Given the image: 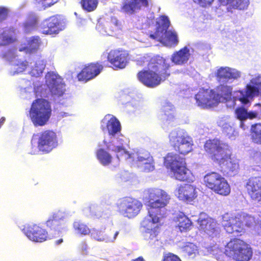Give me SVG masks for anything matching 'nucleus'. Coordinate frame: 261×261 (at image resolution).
Here are the masks:
<instances>
[{
  "label": "nucleus",
  "instance_id": "5",
  "mask_svg": "<svg viewBox=\"0 0 261 261\" xmlns=\"http://www.w3.org/2000/svg\"><path fill=\"white\" fill-rule=\"evenodd\" d=\"M255 223L253 217L244 213L237 215L226 213L222 216V224L228 233L241 232L244 229V223L250 227Z\"/></svg>",
  "mask_w": 261,
  "mask_h": 261
},
{
  "label": "nucleus",
  "instance_id": "39",
  "mask_svg": "<svg viewBox=\"0 0 261 261\" xmlns=\"http://www.w3.org/2000/svg\"><path fill=\"white\" fill-rule=\"evenodd\" d=\"M96 156L100 163L103 166L108 165L111 162V155L102 148L96 152Z\"/></svg>",
  "mask_w": 261,
  "mask_h": 261
},
{
  "label": "nucleus",
  "instance_id": "3",
  "mask_svg": "<svg viewBox=\"0 0 261 261\" xmlns=\"http://www.w3.org/2000/svg\"><path fill=\"white\" fill-rule=\"evenodd\" d=\"M169 64L162 57H154L148 63V70L139 72L138 78L145 86L155 87L169 76Z\"/></svg>",
  "mask_w": 261,
  "mask_h": 261
},
{
  "label": "nucleus",
  "instance_id": "46",
  "mask_svg": "<svg viewBox=\"0 0 261 261\" xmlns=\"http://www.w3.org/2000/svg\"><path fill=\"white\" fill-rule=\"evenodd\" d=\"M98 4L97 0H82V6L83 8L88 12L94 10Z\"/></svg>",
  "mask_w": 261,
  "mask_h": 261
},
{
  "label": "nucleus",
  "instance_id": "12",
  "mask_svg": "<svg viewBox=\"0 0 261 261\" xmlns=\"http://www.w3.org/2000/svg\"><path fill=\"white\" fill-rule=\"evenodd\" d=\"M116 205L119 214L129 219L136 217L142 207L140 201L130 197H125L118 200Z\"/></svg>",
  "mask_w": 261,
  "mask_h": 261
},
{
  "label": "nucleus",
  "instance_id": "37",
  "mask_svg": "<svg viewBox=\"0 0 261 261\" xmlns=\"http://www.w3.org/2000/svg\"><path fill=\"white\" fill-rule=\"evenodd\" d=\"M218 125L221 127L223 132L229 138L232 139L237 134L230 122L221 120L218 122Z\"/></svg>",
  "mask_w": 261,
  "mask_h": 261
},
{
  "label": "nucleus",
  "instance_id": "24",
  "mask_svg": "<svg viewBox=\"0 0 261 261\" xmlns=\"http://www.w3.org/2000/svg\"><path fill=\"white\" fill-rule=\"evenodd\" d=\"M175 195L180 200L191 202L197 197L195 186L190 184L178 186L174 191Z\"/></svg>",
  "mask_w": 261,
  "mask_h": 261
},
{
  "label": "nucleus",
  "instance_id": "9",
  "mask_svg": "<svg viewBox=\"0 0 261 261\" xmlns=\"http://www.w3.org/2000/svg\"><path fill=\"white\" fill-rule=\"evenodd\" d=\"M169 139L174 150L181 154H187L193 150V139L184 129L172 130L169 135Z\"/></svg>",
  "mask_w": 261,
  "mask_h": 261
},
{
  "label": "nucleus",
  "instance_id": "1",
  "mask_svg": "<svg viewBox=\"0 0 261 261\" xmlns=\"http://www.w3.org/2000/svg\"><path fill=\"white\" fill-rule=\"evenodd\" d=\"M148 215L141 223L142 231L145 240L153 244L158 241L157 236L160 222L166 212L165 206L170 199L167 193L159 189L148 191Z\"/></svg>",
  "mask_w": 261,
  "mask_h": 261
},
{
  "label": "nucleus",
  "instance_id": "56",
  "mask_svg": "<svg viewBox=\"0 0 261 261\" xmlns=\"http://www.w3.org/2000/svg\"><path fill=\"white\" fill-rule=\"evenodd\" d=\"M255 108L258 109V110H255L254 111H257L258 112V116H261V105L260 103H257L254 106Z\"/></svg>",
  "mask_w": 261,
  "mask_h": 261
},
{
  "label": "nucleus",
  "instance_id": "10",
  "mask_svg": "<svg viewBox=\"0 0 261 261\" xmlns=\"http://www.w3.org/2000/svg\"><path fill=\"white\" fill-rule=\"evenodd\" d=\"M125 159L132 163V166L141 171L149 172L154 169L152 156L150 153L143 149L134 150L131 153H125Z\"/></svg>",
  "mask_w": 261,
  "mask_h": 261
},
{
  "label": "nucleus",
  "instance_id": "42",
  "mask_svg": "<svg viewBox=\"0 0 261 261\" xmlns=\"http://www.w3.org/2000/svg\"><path fill=\"white\" fill-rule=\"evenodd\" d=\"M73 227L75 231L79 234L82 235L89 234L91 231L88 227L80 221H74Z\"/></svg>",
  "mask_w": 261,
  "mask_h": 261
},
{
  "label": "nucleus",
  "instance_id": "19",
  "mask_svg": "<svg viewBox=\"0 0 261 261\" xmlns=\"http://www.w3.org/2000/svg\"><path fill=\"white\" fill-rule=\"evenodd\" d=\"M101 128L103 132H108L109 137L120 135L121 124L119 120L112 115H107L101 121Z\"/></svg>",
  "mask_w": 261,
  "mask_h": 261
},
{
  "label": "nucleus",
  "instance_id": "21",
  "mask_svg": "<svg viewBox=\"0 0 261 261\" xmlns=\"http://www.w3.org/2000/svg\"><path fill=\"white\" fill-rule=\"evenodd\" d=\"M65 28V23L56 16H52L44 20L42 23V32L46 35L59 33Z\"/></svg>",
  "mask_w": 261,
  "mask_h": 261
},
{
  "label": "nucleus",
  "instance_id": "35",
  "mask_svg": "<svg viewBox=\"0 0 261 261\" xmlns=\"http://www.w3.org/2000/svg\"><path fill=\"white\" fill-rule=\"evenodd\" d=\"M45 67V62L43 60H38L34 63H31L30 74L32 76L38 77L43 73Z\"/></svg>",
  "mask_w": 261,
  "mask_h": 261
},
{
  "label": "nucleus",
  "instance_id": "4",
  "mask_svg": "<svg viewBox=\"0 0 261 261\" xmlns=\"http://www.w3.org/2000/svg\"><path fill=\"white\" fill-rule=\"evenodd\" d=\"M230 91V88L228 87L219 86L216 91L208 89L200 90L195 95V98L199 107L203 108L211 107L228 97Z\"/></svg>",
  "mask_w": 261,
  "mask_h": 261
},
{
  "label": "nucleus",
  "instance_id": "53",
  "mask_svg": "<svg viewBox=\"0 0 261 261\" xmlns=\"http://www.w3.org/2000/svg\"><path fill=\"white\" fill-rule=\"evenodd\" d=\"M79 249L82 254L86 255L88 253V247L85 242H82L79 245Z\"/></svg>",
  "mask_w": 261,
  "mask_h": 261
},
{
  "label": "nucleus",
  "instance_id": "58",
  "mask_svg": "<svg viewBox=\"0 0 261 261\" xmlns=\"http://www.w3.org/2000/svg\"><path fill=\"white\" fill-rule=\"evenodd\" d=\"M5 121V118L2 117L0 120V127L3 124Z\"/></svg>",
  "mask_w": 261,
  "mask_h": 261
},
{
  "label": "nucleus",
  "instance_id": "8",
  "mask_svg": "<svg viewBox=\"0 0 261 261\" xmlns=\"http://www.w3.org/2000/svg\"><path fill=\"white\" fill-rule=\"evenodd\" d=\"M51 113V106L48 101L44 99H37L32 103L30 116L35 126H42L46 124Z\"/></svg>",
  "mask_w": 261,
  "mask_h": 261
},
{
  "label": "nucleus",
  "instance_id": "47",
  "mask_svg": "<svg viewBox=\"0 0 261 261\" xmlns=\"http://www.w3.org/2000/svg\"><path fill=\"white\" fill-rule=\"evenodd\" d=\"M37 25V20L35 17L29 18L23 24L24 31L27 33H30L34 30Z\"/></svg>",
  "mask_w": 261,
  "mask_h": 261
},
{
  "label": "nucleus",
  "instance_id": "2",
  "mask_svg": "<svg viewBox=\"0 0 261 261\" xmlns=\"http://www.w3.org/2000/svg\"><path fill=\"white\" fill-rule=\"evenodd\" d=\"M204 148L212 155V159L219 164L224 173L230 176L238 173V160L231 158V151L227 144L218 139L209 140L205 143Z\"/></svg>",
  "mask_w": 261,
  "mask_h": 261
},
{
  "label": "nucleus",
  "instance_id": "34",
  "mask_svg": "<svg viewBox=\"0 0 261 261\" xmlns=\"http://www.w3.org/2000/svg\"><path fill=\"white\" fill-rule=\"evenodd\" d=\"M28 44L25 47H21L20 51H25L26 52L32 53L37 50L40 45L41 41L38 36H33L29 38L28 40Z\"/></svg>",
  "mask_w": 261,
  "mask_h": 261
},
{
  "label": "nucleus",
  "instance_id": "57",
  "mask_svg": "<svg viewBox=\"0 0 261 261\" xmlns=\"http://www.w3.org/2000/svg\"><path fill=\"white\" fill-rule=\"evenodd\" d=\"M112 22L115 24L116 26H117V23L118 21L116 18H112Z\"/></svg>",
  "mask_w": 261,
  "mask_h": 261
},
{
  "label": "nucleus",
  "instance_id": "32",
  "mask_svg": "<svg viewBox=\"0 0 261 261\" xmlns=\"http://www.w3.org/2000/svg\"><path fill=\"white\" fill-rule=\"evenodd\" d=\"M162 112L161 119L170 124L174 119L175 111L173 106L169 102H165L162 107Z\"/></svg>",
  "mask_w": 261,
  "mask_h": 261
},
{
  "label": "nucleus",
  "instance_id": "40",
  "mask_svg": "<svg viewBox=\"0 0 261 261\" xmlns=\"http://www.w3.org/2000/svg\"><path fill=\"white\" fill-rule=\"evenodd\" d=\"M178 222V227L181 232L187 231L191 226L190 220L185 215L179 216Z\"/></svg>",
  "mask_w": 261,
  "mask_h": 261
},
{
  "label": "nucleus",
  "instance_id": "60",
  "mask_svg": "<svg viewBox=\"0 0 261 261\" xmlns=\"http://www.w3.org/2000/svg\"><path fill=\"white\" fill-rule=\"evenodd\" d=\"M134 261H145L144 259L142 257H139L138 258L136 259Z\"/></svg>",
  "mask_w": 261,
  "mask_h": 261
},
{
  "label": "nucleus",
  "instance_id": "51",
  "mask_svg": "<svg viewBox=\"0 0 261 261\" xmlns=\"http://www.w3.org/2000/svg\"><path fill=\"white\" fill-rule=\"evenodd\" d=\"M59 0H36V3L42 5L44 9L50 7L58 2Z\"/></svg>",
  "mask_w": 261,
  "mask_h": 261
},
{
  "label": "nucleus",
  "instance_id": "14",
  "mask_svg": "<svg viewBox=\"0 0 261 261\" xmlns=\"http://www.w3.org/2000/svg\"><path fill=\"white\" fill-rule=\"evenodd\" d=\"M37 143L40 151L48 152L58 146L56 133L52 130H45L38 135L33 136L32 144Z\"/></svg>",
  "mask_w": 261,
  "mask_h": 261
},
{
  "label": "nucleus",
  "instance_id": "43",
  "mask_svg": "<svg viewBox=\"0 0 261 261\" xmlns=\"http://www.w3.org/2000/svg\"><path fill=\"white\" fill-rule=\"evenodd\" d=\"M252 138L254 142L261 144V124H256L252 125Z\"/></svg>",
  "mask_w": 261,
  "mask_h": 261
},
{
  "label": "nucleus",
  "instance_id": "31",
  "mask_svg": "<svg viewBox=\"0 0 261 261\" xmlns=\"http://www.w3.org/2000/svg\"><path fill=\"white\" fill-rule=\"evenodd\" d=\"M191 56L190 50L187 46L174 53L171 57L172 62L176 65H184L187 63Z\"/></svg>",
  "mask_w": 261,
  "mask_h": 261
},
{
  "label": "nucleus",
  "instance_id": "61",
  "mask_svg": "<svg viewBox=\"0 0 261 261\" xmlns=\"http://www.w3.org/2000/svg\"><path fill=\"white\" fill-rule=\"evenodd\" d=\"M98 146L99 147H102V145L101 144H99Z\"/></svg>",
  "mask_w": 261,
  "mask_h": 261
},
{
  "label": "nucleus",
  "instance_id": "48",
  "mask_svg": "<svg viewBox=\"0 0 261 261\" xmlns=\"http://www.w3.org/2000/svg\"><path fill=\"white\" fill-rule=\"evenodd\" d=\"M226 86L230 88L231 91L230 92L229 95V96H228V97H227V98L225 99V100L224 101H219V102H225L226 103V106L227 107L230 108H232L234 106V105H236L235 101L237 100H239L242 103H243V102L239 99V98L236 97V94L238 91L235 92L234 93V96L233 97V98L232 99L231 98L232 87L230 86ZM243 104H244V103H243Z\"/></svg>",
  "mask_w": 261,
  "mask_h": 261
},
{
  "label": "nucleus",
  "instance_id": "54",
  "mask_svg": "<svg viewBox=\"0 0 261 261\" xmlns=\"http://www.w3.org/2000/svg\"><path fill=\"white\" fill-rule=\"evenodd\" d=\"M9 10L5 7H0V21L5 19L8 15Z\"/></svg>",
  "mask_w": 261,
  "mask_h": 261
},
{
  "label": "nucleus",
  "instance_id": "29",
  "mask_svg": "<svg viewBox=\"0 0 261 261\" xmlns=\"http://www.w3.org/2000/svg\"><path fill=\"white\" fill-rule=\"evenodd\" d=\"M20 92L22 96H25V94L35 92L37 95L41 96H44L45 93L42 91V86H39L35 83L34 84V87H32L31 81L25 80H22L20 83Z\"/></svg>",
  "mask_w": 261,
  "mask_h": 261
},
{
  "label": "nucleus",
  "instance_id": "30",
  "mask_svg": "<svg viewBox=\"0 0 261 261\" xmlns=\"http://www.w3.org/2000/svg\"><path fill=\"white\" fill-rule=\"evenodd\" d=\"M235 115L237 118L240 121V127L245 129L243 121L248 118L251 119L258 117V112L257 111L248 112L246 109L241 107L236 109Z\"/></svg>",
  "mask_w": 261,
  "mask_h": 261
},
{
  "label": "nucleus",
  "instance_id": "36",
  "mask_svg": "<svg viewBox=\"0 0 261 261\" xmlns=\"http://www.w3.org/2000/svg\"><path fill=\"white\" fill-rule=\"evenodd\" d=\"M84 214L88 217H96L99 218L102 216L103 211L100 206L97 204H91L83 209Z\"/></svg>",
  "mask_w": 261,
  "mask_h": 261
},
{
  "label": "nucleus",
  "instance_id": "50",
  "mask_svg": "<svg viewBox=\"0 0 261 261\" xmlns=\"http://www.w3.org/2000/svg\"><path fill=\"white\" fill-rule=\"evenodd\" d=\"M90 233L91 234V237L93 239L99 242L102 241L103 232L101 231H99L95 229H92L91 230Z\"/></svg>",
  "mask_w": 261,
  "mask_h": 261
},
{
  "label": "nucleus",
  "instance_id": "18",
  "mask_svg": "<svg viewBox=\"0 0 261 261\" xmlns=\"http://www.w3.org/2000/svg\"><path fill=\"white\" fill-rule=\"evenodd\" d=\"M217 80L220 86H228L234 80H238L241 76V72L235 68L229 67H221L215 72Z\"/></svg>",
  "mask_w": 261,
  "mask_h": 261
},
{
  "label": "nucleus",
  "instance_id": "15",
  "mask_svg": "<svg viewBox=\"0 0 261 261\" xmlns=\"http://www.w3.org/2000/svg\"><path fill=\"white\" fill-rule=\"evenodd\" d=\"M128 141L121 134L116 136H111L105 138L102 143L108 150L116 154L117 160H120V157L125 158V153L128 152L125 149V146L127 145Z\"/></svg>",
  "mask_w": 261,
  "mask_h": 261
},
{
  "label": "nucleus",
  "instance_id": "23",
  "mask_svg": "<svg viewBox=\"0 0 261 261\" xmlns=\"http://www.w3.org/2000/svg\"><path fill=\"white\" fill-rule=\"evenodd\" d=\"M245 187L251 199L261 203V177L250 178Z\"/></svg>",
  "mask_w": 261,
  "mask_h": 261
},
{
  "label": "nucleus",
  "instance_id": "6",
  "mask_svg": "<svg viewBox=\"0 0 261 261\" xmlns=\"http://www.w3.org/2000/svg\"><path fill=\"white\" fill-rule=\"evenodd\" d=\"M164 163L169 169L176 179L180 181H192L191 171L186 168L184 158L176 153H170L165 158Z\"/></svg>",
  "mask_w": 261,
  "mask_h": 261
},
{
  "label": "nucleus",
  "instance_id": "59",
  "mask_svg": "<svg viewBox=\"0 0 261 261\" xmlns=\"http://www.w3.org/2000/svg\"><path fill=\"white\" fill-rule=\"evenodd\" d=\"M63 242V239H60L57 241H56V244L57 245H60V244H61Z\"/></svg>",
  "mask_w": 261,
  "mask_h": 261
},
{
  "label": "nucleus",
  "instance_id": "44",
  "mask_svg": "<svg viewBox=\"0 0 261 261\" xmlns=\"http://www.w3.org/2000/svg\"><path fill=\"white\" fill-rule=\"evenodd\" d=\"M119 233L118 231L114 230H111L109 232L105 233L103 232L101 242L107 243H114L119 234Z\"/></svg>",
  "mask_w": 261,
  "mask_h": 261
},
{
  "label": "nucleus",
  "instance_id": "28",
  "mask_svg": "<svg viewBox=\"0 0 261 261\" xmlns=\"http://www.w3.org/2000/svg\"><path fill=\"white\" fill-rule=\"evenodd\" d=\"M147 5V0H123L121 10L123 13L132 14L139 10L142 6Z\"/></svg>",
  "mask_w": 261,
  "mask_h": 261
},
{
  "label": "nucleus",
  "instance_id": "49",
  "mask_svg": "<svg viewBox=\"0 0 261 261\" xmlns=\"http://www.w3.org/2000/svg\"><path fill=\"white\" fill-rule=\"evenodd\" d=\"M51 216L53 218L57 219V221L63 224V227H66L64 222V220L66 217V215L64 212L59 211L57 212L53 213Z\"/></svg>",
  "mask_w": 261,
  "mask_h": 261
},
{
  "label": "nucleus",
  "instance_id": "52",
  "mask_svg": "<svg viewBox=\"0 0 261 261\" xmlns=\"http://www.w3.org/2000/svg\"><path fill=\"white\" fill-rule=\"evenodd\" d=\"M163 261H181V260L177 255L169 253L164 256Z\"/></svg>",
  "mask_w": 261,
  "mask_h": 261
},
{
  "label": "nucleus",
  "instance_id": "41",
  "mask_svg": "<svg viewBox=\"0 0 261 261\" xmlns=\"http://www.w3.org/2000/svg\"><path fill=\"white\" fill-rule=\"evenodd\" d=\"M182 251L191 258H194L198 253L197 247L191 243H187L185 246L181 247Z\"/></svg>",
  "mask_w": 261,
  "mask_h": 261
},
{
  "label": "nucleus",
  "instance_id": "17",
  "mask_svg": "<svg viewBox=\"0 0 261 261\" xmlns=\"http://www.w3.org/2000/svg\"><path fill=\"white\" fill-rule=\"evenodd\" d=\"M45 82L53 95L58 98L66 97L65 85L58 74L48 72L45 75Z\"/></svg>",
  "mask_w": 261,
  "mask_h": 261
},
{
  "label": "nucleus",
  "instance_id": "45",
  "mask_svg": "<svg viewBox=\"0 0 261 261\" xmlns=\"http://www.w3.org/2000/svg\"><path fill=\"white\" fill-rule=\"evenodd\" d=\"M57 220L53 218L51 216H50L46 222V225L51 229L61 231L62 229L65 227H63V224Z\"/></svg>",
  "mask_w": 261,
  "mask_h": 261
},
{
  "label": "nucleus",
  "instance_id": "26",
  "mask_svg": "<svg viewBox=\"0 0 261 261\" xmlns=\"http://www.w3.org/2000/svg\"><path fill=\"white\" fill-rule=\"evenodd\" d=\"M127 56L128 54L125 51L113 50L109 53L108 59L115 67L123 68L126 65Z\"/></svg>",
  "mask_w": 261,
  "mask_h": 261
},
{
  "label": "nucleus",
  "instance_id": "22",
  "mask_svg": "<svg viewBox=\"0 0 261 261\" xmlns=\"http://www.w3.org/2000/svg\"><path fill=\"white\" fill-rule=\"evenodd\" d=\"M22 231L28 239L34 242H43L48 236L46 231L37 225L25 226Z\"/></svg>",
  "mask_w": 261,
  "mask_h": 261
},
{
  "label": "nucleus",
  "instance_id": "11",
  "mask_svg": "<svg viewBox=\"0 0 261 261\" xmlns=\"http://www.w3.org/2000/svg\"><path fill=\"white\" fill-rule=\"evenodd\" d=\"M225 254L237 261H248L252 256V252L244 241L240 239H234L228 242L225 246Z\"/></svg>",
  "mask_w": 261,
  "mask_h": 261
},
{
  "label": "nucleus",
  "instance_id": "27",
  "mask_svg": "<svg viewBox=\"0 0 261 261\" xmlns=\"http://www.w3.org/2000/svg\"><path fill=\"white\" fill-rule=\"evenodd\" d=\"M103 68V66L98 63H92L84 68L78 74L79 80H90L98 75Z\"/></svg>",
  "mask_w": 261,
  "mask_h": 261
},
{
  "label": "nucleus",
  "instance_id": "13",
  "mask_svg": "<svg viewBox=\"0 0 261 261\" xmlns=\"http://www.w3.org/2000/svg\"><path fill=\"white\" fill-rule=\"evenodd\" d=\"M206 186L215 193L222 195H227L230 192L227 180L216 172L207 173L204 177Z\"/></svg>",
  "mask_w": 261,
  "mask_h": 261
},
{
  "label": "nucleus",
  "instance_id": "25",
  "mask_svg": "<svg viewBox=\"0 0 261 261\" xmlns=\"http://www.w3.org/2000/svg\"><path fill=\"white\" fill-rule=\"evenodd\" d=\"M16 51V50H9L5 55L6 59L11 64L10 73L12 75L22 72L27 68L26 62L17 58Z\"/></svg>",
  "mask_w": 261,
  "mask_h": 261
},
{
  "label": "nucleus",
  "instance_id": "20",
  "mask_svg": "<svg viewBox=\"0 0 261 261\" xmlns=\"http://www.w3.org/2000/svg\"><path fill=\"white\" fill-rule=\"evenodd\" d=\"M198 223L199 225V230L210 236H216L219 232V228L216 222L208 217L205 213L200 215Z\"/></svg>",
  "mask_w": 261,
  "mask_h": 261
},
{
  "label": "nucleus",
  "instance_id": "55",
  "mask_svg": "<svg viewBox=\"0 0 261 261\" xmlns=\"http://www.w3.org/2000/svg\"><path fill=\"white\" fill-rule=\"evenodd\" d=\"M194 1L202 7H206L207 5H210L214 0H194Z\"/></svg>",
  "mask_w": 261,
  "mask_h": 261
},
{
  "label": "nucleus",
  "instance_id": "16",
  "mask_svg": "<svg viewBox=\"0 0 261 261\" xmlns=\"http://www.w3.org/2000/svg\"><path fill=\"white\" fill-rule=\"evenodd\" d=\"M236 94V97L244 103H248L249 98L254 96H261V75H252L245 91H239Z\"/></svg>",
  "mask_w": 261,
  "mask_h": 261
},
{
  "label": "nucleus",
  "instance_id": "33",
  "mask_svg": "<svg viewBox=\"0 0 261 261\" xmlns=\"http://www.w3.org/2000/svg\"><path fill=\"white\" fill-rule=\"evenodd\" d=\"M223 6L229 5L232 8L239 10H244L249 5V0H218Z\"/></svg>",
  "mask_w": 261,
  "mask_h": 261
},
{
  "label": "nucleus",
  "instance_id": "38",
  "mask_svg": "<svg viewBox=\"0 0 261 261\" xmlns=\"http://www.w3.org/2000/svg\"><path fill=\"white\" fill-rule=\"evenodd\" d=\"M14 32L10 30H7L0 34V45H6L15 40Z\"/></svg>",
  "mask_w": 261,
  "mask_h": 261
},
{
  "label": "nucleus",
  "instance_id": "7",
  "mask_svg": "<svg viewBox=\"0 0 261 261\" xmlns=\"http://www.w3.org/2000/svg\"><path fill=\"white\" fill-rule=\"evenodd\" d=\"M158 27L154 34L150 35V38L156 39L167 47L176 45L178 42L176 33L169 30L170 21L165 16H161L157 20Z\"/></svg>",
  "mask_w": 261,
  "mask_h": 261
}]
</instances>
